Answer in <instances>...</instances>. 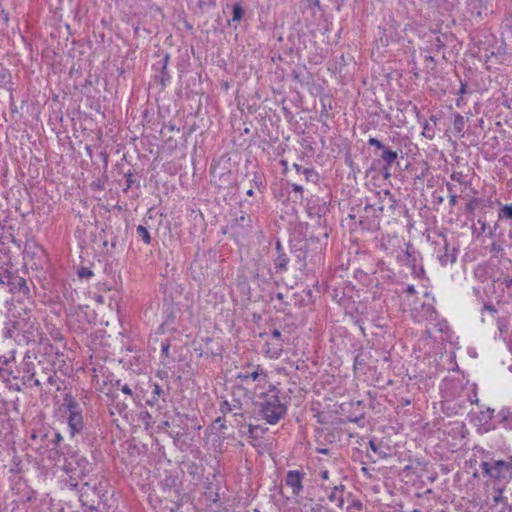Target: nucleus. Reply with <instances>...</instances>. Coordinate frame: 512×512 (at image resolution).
Here are the masks:
<instances>
[{
	"instance_id": "obj_48",
	"label": "nucleus",
	"mask_w": 512,
	"mask_h": 512,
	"mask_svg": "<svg viewBox=\"0 0 512 512\" xmlns=\"http://www.w3.org/2000/svg\"><path fill=\"white\" fill-rule=\"evenodd\" d=\"M222 421H223V419L221 417H218L216 419V422L219 423V425H221V427H224V424H222Z\"/></svg>"
},
{
	"instance_id": "obj_18",
	"label": "nucleus",
	"mask_w": 512,
	"mask_h": 512,
	"mask_svg": "<svg viewBox=\"0 0 512 512\" xmlns=\"http://www.w3.org/2000/svg\"><path fill=\"white\" fill-rule=\"evenodd\" d=\"M398 259L403 264L414 267L416 264V255L412 245L408 244L406 246V250L403 251L402 254L398 255Z\"/></svg>"
},
{
	"instance_id": "obj_43",
	"label": "nucleus",
	"mask_w": 512,
	"mask_h": 512,
	"mask_svg": "<svg viewBox=\"0 0 512 512\" xmlns=\"http://www.w3.org/2000/svg\"><path fill=\"white\" fill-rule=\"evenodd\" d=\"M466 210L469 211V212H473L474 211V205L472 202L468 203L466 205Z\"/></svg>"
},
{
	"instance_id": "obj_37",
	"label": "nucleus",
	"mask_w": 512,
	"mask_h": 512,
	"mask_svg": "<svg viewBox=\"0 0 512 512\" xmlns=\"http://www.w3.org/2000/svg\"><path fill=\"white\" fill-rule=\"evenodd\" d=\"M121 391L126 395L133 396V392L127 384L121 386Z\"/></svg>"
},
{
	"instance_id": "obj_33",
	"label": "nucleus",
	"mask_w": 512,
	"mask_h": 512,
	"mask_svg": "<svg viewBox=\"0 0 512 512\" xmlns=\"http://www.w3.org/2000/svg\"><path fill=\"white\" fill-rule=\"evenodd\" d=\"M49 437V433H44L43 431L34 432L31 435L33 440L40 438L41 440L47 439Z\"/></svg>"
},
{
	"instance_id": "obj_59",
	"label": "nucleus",
	"mask_w": 512,
	"mask_h": 512,
	"mask_svg": "<svg viewBox=\"0 0 512 512\" xmlns=\"http://www.w3.org/2000/svg\"><path fill=\"white\" fill-rule=\"evenodd\" d=\"M280 249H281V245H280V243L278 242V243H277V250H278V251H280Z\"/></svg>"
},
{
	"instance_id": "obj_55",
	"label": "nucleus",
	"mask_w": 512,
	"mask_h": 512,
	"mask_svg": "<svg viewBox=\"0 0 512 512\" xmlns=\"http://www.w3.org/2000/svg\"><path fill=\"white\" fill-rule=\"evenodd\" d=\"M319 452L323 453V454H327L328 453V449H320Z\"/></svg>"
},
{
	"instance_id": "obj_22",
	"label": "nucleus",
	"mask_w": 512,
	"mask_h": 512,
	"mask_svg": "<svg viewBox=\"0 0 512 512\" xmlns=\"http://www.w3.org/2000/svg\"><path fill=\"white\" fill-rule=\"evenodd\" d=\"M348 506L346 507V512H361L363 509L362 502L355 498L351 493L348 494Z\"/></svg>"
},
{
	"instance_id": "obj_41",
	"label": "nucleus",
	"mask_w": 512,
	"mask_h": 512,
	"mask_svg": "<svg viewBox=\"0 0 512 512\" xmlns=\"http://www.w3.org/2000/svg\"><path fill=\"white\" fill-rule=\"evenodd\" d=\"M484 309H485V310H487V311H489V312H491V313H495V312H496V310L494 309V307H493V306H491V305H485V306H484Z\"/></svg>"
},
{
	"instance_id": "obj_23",
	"label": "nucleus",
	"mask_w": 512,
	"mask_h": 512,
	"mask_svg": "<svg viewBox=\"0 0 512 512\" xmlns=\"http://www.w3.org/2000/svg\"><path fill=\"white\" fill-rule=\"evenodd\" d=\"M136 232L138 237L141 238L145 244H150L151 236L146 227L139 225L136 229Z\"/></svg>"
},
{
	"instance_id": "obj_3",
	"label": "nucleus",
	"mask_w": 512,
	"mask_h": 512,
	"mask_svg": "<svg viewBox=\"0 0 512 512\" xmlns=\"http://www.w3.org/2000/svg\"><path fill=\"white\" fill-rule=\"evenodd\" d=\"M287 413V406L282 402L276 389L264 393L259 402V415L270 425L277 424Z\"/></svg>"
},
{
	"instance_id": "obj_29",
	"label": "nucleus",
	"mask_w": 512,
	"mask_h": 512,
	"mask_svg": "<svg viewBox=\"0 0 512 512\" xmlns=\"http://www.w3.org/2000/svg\"><path fill=\"white\" fill-rule=\"evenodd\" d=\"M369 446H370L371 450H372L374 453H376V454H378V455H379V458L383 459V458H385V457H386V454H385V453H383L382 451H380V449H379V447L377 446V444L375 443V441L371 440V441L369 442Z\"/></svg>"
},
{
	"instance_id": "obj_42",
	"label": "nucleus",
	"mask_w": 512,
	"mask_h": 512,
	"mask_svg": "<svg viewBox=\"0 0 512 512\" xmlns=\"http://www.w3.org/2000/svg\"><path fill=\"white\" fill-rule=\"evenodd\" d=\"M424 130H425L426 132H429V124H428L427 122H426V123H425V125H424ZM425 135H426L427 137H429V138H432V137H433V135H431V134H429V133H427V134H425Z\"/></svg>"
},
{
	"instance_id": "obj_16",
	"label": "nucleus",
	"mask_w": 512,
	"mask_h": 512,
	"mask_svg": "<svg viewBox=\"0 0 512 512\" xmlns=\"http://www.w3.org/2000/svg\"><path fill=\"white\" fill-rule=\"evenodd\" d=\"M398 158V154L395 151H392L388 148H384L383 152L381 154V159L385 162L384 166V176L387 178L390 176V168L391 165L396 161Z\"/></svg>"
},
{
	"instance_id": "obj_63",
	"label": "nucleus",
	"mask_w": 512,
	"mask_h": 512,
	"mask_svg": "<svg viewBox=\"0 0 512 512\" xmlns=\"http://www.w3.org/2000/svg\"><path fill=\"white\" fill-rule=\"evenodd\" d=\"M300 512H303V509H302V508L300 509Z\"/></svg>"
},
{
	"instance_id": "obj_10",
	"label": "nucleus",
	"mask_w": 512,
	"mask_h": 512,
	"mask_svg": "<svg viewBox=\"0 0 512 512\" xmlns=\"http://www.w3.org/2000/svg\"><path fill=\"white\" fill-rule=\"evenodd\" d=\"M379 201L375 203V206L379 211L383 212L386 207L392 209L394 207L395 200L389 190H383L378 192Z\"/></svg>"
},
{
	"instance_id": "obj_60",
	"label": "nucleus",
	"mask_w": 512,
	"mask_h": 512,
	"mask_svg": "<svg viewBox=\"0 0 512 512\" xmlns=\"http://www.w3.org/2000/svg\"><path fill=\"white\" fill-rule=\"evenodd\" d=\"M325 512H336V511L333 509H326Z\"/></svg>"
},
{
	"instance_id": "obj_62",
	"label": "nucleus",
	"mask_w": 512,
	"mask_h": 512,
	"mask_svg": "<svg viewBox=\"0 0 512 512\" xmlns=\"http://www.w3.org/2000/svg\"><path fill=\"white\" fill-rule=\"evenodd\" d=\"M430 119H431L432 121H434V122L436 121V118H435L434 116H431V118H430Z\"/></svg>"
},
{
	"instance_id": "obj_1",
	"label": "nucleus",
	"mask_w": 512,
	"mask_h": 512,
	"mask_svg": "<svg viewBox=\"0 0 512 512\" xmlns=\"http://www.w3.org/2000/svg\"><path fill=\"white\" fill-rule=\"evenodd\" d=\"M3 334L19 344L39 343L43 336L39 321L27 311L6 322Z\"/></svg>"
},
{
	"instance_id": "obj_30",
	"label": "nucleus",
	"mask_w": 512,
	"mask_h": 512,
	"mask_svg": "<svg viewBox=\"0 0 512 512\" xmlns=\"http://www.w3.org/2000/svg\"><path fill=\"white\" fill-rule=\"evenodd\" d=\"M503 499H504L503 490L499 488L495 491V494L493 495L492 500L495 504H498V503H501L503 501Z\"/></svg>"
},
{
	"instance_id": "obj_56",
	"label": "nucleus",
	"mask_w": 512,
	"mask_h": 512,
	"mask_svg": "<svg viewBox=\"0 0 512 512\" xmlns=\"http://www.w3.org/2000/svg\"><path fill=\"white\" fill-rule=\"evenodd\" d=\"M253 428H254V427H253L252 425H250V426H249V432H250V433H253Z\"/></svg>"
},
{
	"instance_id": "obj_27",
	"label": "nucleus",
	"mask_w": 512,
	"mask_h": 512,
	"mask_svg": "<svg viewBox=\"0 0 512 512\" xmlns=\"http://www.w3.org/2000/svg\"><path fill=\"white\" fill-rule=\"evenodd\" d=\"M493 413L494 410L490 408L480 411L479 421L483 424H488V422L493 418Z\"/></svg>"
},
{
	"instance_id": "obj_44",
	"label": "nucleus",
	"mask_w": 512,
	"mask_h": 512,
	"mask_svg": "<svg viewBox=\"0 0 512 512\" xmlns=\"http://www.w3.org/2000/svg\"><path fill=\"white\" fill-rule=\"evenodd\" d=\"M79 275H80L81 277H83V276H89V275H92V272L82 270V271L79 273Z\"/></svg>"
},
{
	"instance_id": "obj_9",
	"label": "nucleus",
	"mask_w": 512,
	"mask_h": 512,
	"mask_svg": "<svg viewBox=\"0 0 512 512\" xmlns=\"http://www.w3.org/2000/svg\"><path fill=\"white\" fill-rule=\"evenodd\" d=\"M437 258L441 266L453 264L457 259V253L454 248H450L449 244L445 241L442 248L439 249Z\"/></svg>"
},
{
	"instance_id": "obj_36",
	"label": "nucleus",
	"mask_w": 512,
	"mask_h": 512,
	"mask_svg": "<svg viewBox=\"0 0 512 512\" xmlns=\"http://www.w3.org/2000/svg\"><path fill=\"white\" fill-rule=\"evenodd\" d=\"M451 179L456 182L462 183L463 182V174L461 172H453L451 174Z\"/></svg>"
},
{
	"instance_id": "obj_19",
	"label": "nucleus",
	"mask_w": 512,
	"mask_h": 512,
	"mask_svg": "<svg viewBox=\"0 0 512 512\" xmlns=\"http://www.w3.org/2000/svg\"><path fill=\"white\" fill-rule=\"evenodd\" d=\"M293 168L295 169L297 174H302L305 177L307 182L315 183L318 180L317 172L312 168L303 167L297 163L293 164Z\"/></svg>"
},
{
	"instance_id": "obj_15",
	"label": "nucleus",
	"mask_w": 512,
	"mask_h": 512,
	"mask_svg": "<svg viewBox=\"0 0 512 512\" xmlns=\"http://www.w3.org/2000/svg\"><path fill=\"white\" fill-rule=\"evenodd\" d=\"M283 351V343L268 340L264 346V353L271 359H277L281 356Z\"/></svg>"
},
{
	"instance_id": "obj_2",
	"label": "nucleus",
	"mask_w": 512,
	"mask_h": 512,
	"mask_svg": "<svg viewBox=\"0 0 512 512\" xmlns=\"http://www.w3.org/2000/svg\"><path fill=\"white\" fill-rule=\"evenodd\" d=\"M54 465L57 470L68 475L72 488H76L78 480L85 478L94 470V465L78 451L62 452L55 459Z\"/></svg>"
},
{
	"instance_id": "obj_20",
	"label": "nucleus",
	"mask_w": 512,
	"mask_h": 512,
	"mask_svg": "<svg viewBox=\"0 0 512 512\" xmlns=\"http://www.w3.org/2000/svg\"><path fill=\"white\" fill-rule=\"evenodd\" d=\"M63 381L57 376L56 372L50 371L45 374L44 386L46 387H54L56 391H60L62 389Z\"/></svg>"
},
{
	"instance_id": "obj_5",
	"label": "nucleus",
	"mask_w": 512,
	"mask_h": 512,
	"mask_svg": "<svg viewBox=\"0 0 512 512\" xmlns=\"http://www.w3.org/2000/svg\"><path fill=\"white\" fill-rule=\"evenodd\" d=\"M237 379L242 385L249 386L255 383L257 386L264 388L268 384V373L260 365H248L237 374Z\"/></svg>"
},
{
	"instance_id": "obj_28",
	"label": "nucleus",
	"mask_w": 512,
	"mask_h": 512,
	"mask_svg": "<svg viewBox=\"0 0 512 512\" xmlns=\"http://www.w3.org/2000/svg\"><path fill=\"white\" fill-rule=\"evenodd\" d=\"M446 187L449 192V204L451 206H455L457 204V195L454 193V186L450 183H447Z\"/></svg>"
},
{
	"instance_id": "obj_53",
	"label": "nucleus",
	"mask_w": 512,
	"mask_h": 512,
	"mask_svg": "<svg viewBox=\"0 0 512 512\" xmlns=\"http://www.w3.org/2000/svg\"><path fill=\"white\" fill-rule=\"evenodd\" d=\"M498 248H499V246L496 243H493L492 250L496 251V250H498Z\"/></svg>"
},
{
	"instance_id": "obj_54",
	"label": "nucleus",
	"mask_w": 512,
	"mask_h": 512,
	"mask_svg": "<svg viewBox=\"0 0 512 512\" xmlns=\"http://www.w3.org/2000/svg\"><path fill=\"white\" fill-rule=\"evenodd\" d=\"M445 325H446V323H440V324H439V330H440V331H443V326H445Z\"/></svg>"
},
{
	"instance_id": "obj_49",
	"label": "nucleus",
	"mask_w": 512,
	"mask_h": 512,
	"mask_svg": "<svg viewBox=\"0 0 512 512\" xmlns=\"http://www.w3.org/2000/svg\"><path fill=\"white\" fill-rule=\"evenodd\" d=\"M222 421H223V419L221 417H218L216 419V422L219 423V425H221V427H224V424H222Z\"/></svg>"
},
{
	"instance_id": "obj_46",
	"label": "nucleus",
	"mask_w": 512,
	"mask_h": 512,
	"mask_svg": "<svg viewBox=\"0 0 512 512\" xmlns=\"http://www.w3.org/2000/svg\"><path fill=\"white\" fill-rule=\"evenodd\" d=\"M465 88H466V85L462 83L461 87H460V90H459V93L460 94H464L465 93Z\"/></svg>"
},
{
	"instance_id": "obj_13",
	"label": "nucleus",
	"mask_w": 512,
	"mask_h": 512,
	"mask_svg": "<svg viewBox=\"0 0 512 512\" xmlns=\"http://www.w3.org/2000/svg\"><path fill=\"white\" fill-rule=\"evenodd\" d=\"M344 485L334 486L330 493L327 495V498L330 502L335 503L336 506L340 509L344 507L345 498H344Z\"/></svg>"
},
{
	"instance_id": "obj_4",
	"label": "nucleus",
	"mask_w": 512,
	"mask_h": 512,
	"mask_svg": "<svg viewBox=\"0 0 512 512\" xmlns=\"http://www.w3.org/2000/svg\"><path fill=\"white\" fill-rule=\"evenodd\" d=\"M480 467L485 475L496 481L507 483L512 479V459L482 461Z\"/></svg>"
},
{
	"instance_id": "obj_17",
	"label": "nucleus",
	"mask_w": 512,
	"mask_h": 512,
	"mask_svg": "<svg viewBox=\"0 0 512 512\" xmlns=\"http://www.w3.org/2000/svg\"><path fill=\"white\" fill-rule=\"evenodd\" d=\"M497 417L499 418V424L506 430L512 429V408H502Z\"/></svg>"
},
{
	"instance_id": "obj_7",
	"label": "nucleus",
	"mask_w": 512,
	"mask_h": 512,
	"mask_svg": "<svg viewBox=\"0 0 512 512\" xmlns=\"http://www.w3.org/2000/svg\"><path fill=\"white\" fill-rule=\"evenodd\" d=\"M22 381L27 387H41V379L32 363H24Z\"/></svg>"
},
{
	"instance_id": "obj_61",
	"label": "nucleus",
	"mask_w": 512,
	"mask_h": 512,
	"mask_svg": "<svg viewBox=\"0 0 512 512\" xmlns=\"http://www.w3.org/2000/svg\"><path fill=\"white\" fill-rule=\"evenodd\" d=\"M163 351H164V352H167V351H168V346L163 347Z\"/></svg>"
},
{
	"instance_id": "obj_31",
	"label": "nucleus",
	"mask_w": 512,
	"mask_h": 512,
	"mask_svg": "<svg viewBox=\"0 0 512 512\" xmlns=\"http://www.w3.org/2000/svg\"><path fill=\"white\" fill-rule=\"evenodd\" d=\"M281 332L278 329H274L271 333V339L275 342H282L284 344V340L281 338Z\"/></svg>"
},
{
	"instance_id": "obj_12",
	"label": "nucleus",
	"mask_w": 512,
	"mask_h": 512,
	"mask_svg": "<svg viewBox=\"0 0 512 512\" xmlns=\"http://www.w3.org/2000/svg\"><path fill=\"white\" fill-rule=\"evenodd\" d=\"M62 408L64 410L65 415L82 411L79 402L70 392L64 394Z\"/></svg>"
},
{
	"instance_id": "obj_52",
	"label": "nucleus",
	"mask_w": 512,
	"mask_h": 512,
	"mask_svg": "<svg viewBox=\"0 0 512 512\" xmlns=\"http://www.w3.org/2000/svg\"><path fill=\"white\" fill-rule=\"evenodd\" d=\"M246 194H247L248 196H252V195H253V189H252V188L248 189V190H247V192H246Z\"/></svg>"
},
{
	"instance_id": "obj_45",
	"label": "nucleus",
	"mask_w": 512,
	"mask_h": 512,
	"mask_svg": "<svg viewBox=\"0 0 512 512\" xmlns=\"http://www.w3.org/2000/svg\"><path fill=\"white\" fill-rule=\"evenodd\" d=\"M45 374L46 373H43V375H39L40 379H41V387L42 388L44 386V381H45Z\"/></svg>"
},
{
	"instance_id": "obj_38",
	"label": "nucleus",
	"mask_w": 512,
	"mask_h": 512,
	"mask_svg": "<svg viewBox=\"0 0 512 512\" xmlns=\"http://www.w3.org/2000/svg\"><path fill=\"white\" fill-rule=\"evenodd\" d=\"M253 181H254L256 187H258V188H260L263 185L262 179L257 173L254 174Z\"/></svg>"
},
{
	"instance_id": "obj_14",
	"label": "nucleus",
	"mask_w": 512,
	"mask_h": 512,
	"mask_svg": "<svg viewBox=\"0 0 512 512\" xmlns=\"http://www.w3.org/2000/svg\"><path fill=\"white\" fill-rule=\"evenodd\" d=\"M437 317V312L435 308L431 304H422L421 310L414 316L415 321H433Z\"/></svg>"
},
{
	"instance_id": "obj_6",
	"label": "nucleus",
	"mask_w": 512,
	"mask_h": 512,
	"mask_svg": "<svg viewBox=\"0 0 512 512\" xmlns=\"http://www.w3.org/2000/svg\"><path fill=\"white\" fill-rule=\"evenodd\" d=\"M304 476L305 474L298 470H289L285 477V485L291 489L292 495L297 498L296 503L299 506L306 508L309 503L312 502V499L301 497L304 490Z\"/></svg>"
},
{
	"instance_id": "obj_50",
	"label": "nucleus",
	"mask_w": 512,
	"mask_h": 512,
	"mask_svg": "<svg viewBox=\"0 0 512 512\" xmlns=\"http://www.w3.org/2000/svg\"><path fill=\"white\" fill-rule=\"evenodd\" d=\"M222 421H223V419L221 417H218L216 419V422L219 423V425H221V427H224V424H222Z\"/></svg>"
},
{
	"instance_id": "obj_21",
	"label": "nucleus",
	"mask_w": 512,
	"mask_h": 512,
	"mask_svg": "<svg viewBox=\"0 0 512 512\" xmlns=\"http://www.w3.org/2000/svg\"><path fill=\"white\" fill-rule=\"evenodd\" d=\"M465 124H466V121H465L464 117L459 113L455 114L454 121H453V128H452L454 134L459 137H462Z\"/></svg>"
},
{
	"instance_id": "obj_32",
	"label": "nucleus",
	"mask_w": 512,
	"mask_h": 512,
	"mask_svg": "<svg viewBox=\"0 0 512 512\" xmlns=\"http://www.w3.org/2000/svg\"><path fill=\"white\" fill-rule=\"evenodd\" d=\"M368 144L370 146H374L377 149H381V150H383L385 148L384 145L378 139H376V138H370L368 140Z\"/></svg>"
},
{
	"instance_id": "obj_8",
	"label": "nucleus",
	"mask_w": 512,
	"mask_h": 512,
	"mask_svg": "<svg viewBox=\"0 0 512 512\" xmlns=\"http://www.w3.org/2000/svg\"><path fill=\"white\" fill-rule=\"evenodd\" d=\"M66 419L72 437L82 431L84 427L82 411L67 414Z\"/></svg>"
},
{
	"instance_id": "obj_24",
	"label": "nucleus",
	"mask_w": 512,
	"mask_h": 512,
	"mask_svg": "<svg viewBox=\"0 0 512 512\" xmlns=\"http://www.w3.org/2000/svg\"><path fill=\"white\" fill-rule=\"evenodd\" d=\"M288 261H289V259L286 254L279 253V255L277 256V258L275 260L276 269L281 270V271L286 270Z\"/></svg>"
},
{
	"instance_id": "obj_51",
	"label": "nucleus",
	"mask_w": 512,
	"mask_h": 512,
	"mask_svg": "<svg viewBox=\"0 0 512 512\" xmlns=\"http://www.w3.org/2000/svg\"><path fill=\"white\" fill-rule=\"evenodd\" d=\"M407 291H408L409 293H414V292H415L414 286H409V287H408V289H407Z\"/></svg>"
},
{
	"instance_id": "obj_25",
	"label": "nucleus",
	"mask_w": 512,
	"mask_h": 512,
	"mask_svg": "<svg viewBox=\"0 0 512 512\" xmlns=\"http://www.w3.org/2000/svg\"><path fill=\"white\" fill-rule=\"evenodd\" d=\"M162 393H163V390L160 387V385L157 384V383L153 384L152 397H151V399H149L147 401V403L149 405H151V406L154 405L158 401V399H159V397L161 396Z\"/></svg>"
},
{
	"instance_id": "obj_58",
	"label": "nucleus",
	"mask_w": 512,
	"mask_h": 512,
	"mask_svg": "<svg viewBox=\"0 0 512 512\" xmlns=\"http://www.w3.org/2000/svg\"><path fill=\"white\" fill-rule=\"evenodd\" d=\"M508 235H509V238L512 239V229L509 230V234Z\"/></svg>"
},
{
	"instance_id": "obj_35",
	"label": "nucleus",
	"mask_w": 512,
	"mask_h": 512,
	"mask_svg": "<svg viewBox=\"0 0 512 512\" xmlns=\"http://www.w3.org/2000/svg\"><path fill=\"white\" fill-rule=\"evenodd\" d=\"M220 411L223 413V414H226V413H229L232 411V407L231 405L228 403V401H223L221 406H220Z\"/></svg>"
},
{
	"instance_id": "obj_57",
	"label": "nucleus",
	"mask_w": 512,
	"mask_h": 512,
	"mask_svg": "<svg viewBox=\"0 0 512 512\" xmlns=\"http://www.w3.org/2000/svg\"><path fill=\"white\" fill-rule=\"evenodd\" d=\"M425 58H426L427 60L433 61V57H431V56H426Z\"/></svg>"
},
{
	"instance_id": "obj_11",
	"label": "nucleus",
	"mask_w": 512,
	"mask_h": 512,
	"mask_svg": "<svg viewBox=\"0 0 512 512\" xmlns=\"http://www.w3.org/2000/svg\"><path fill=\"white\" fill-rule=\"evenodd\" d=\"M463 397L464 399H460L454 404V407L456 405L458 406L457 410L455 411L456 414L465 411L468 407V404L473 405L478 403L477 394L474 390L467 391Z\"/></svg>"
},
{
	"instance_id": "obj_40",
	"label": "nucleus",
	"mask_w": 512,
	"mask_h": 512,
	"mask_svg": "<svg viewBox=\"0 0 512 512\" xmlns=\"http://www.w3.org/2000/svg\"><path fill=\"white\" fill-rule=\"evenodd\" d=\"M320 476L323 480H328L329 479V471L328 470H323L321 473H320Z\"/></svg>"
},
{
	"instance_id": "obj_26",
	"label": "nucleus",
	"mask_w": 512,
	"mask_h": 512,
	"mask_svg": "<svg viewBox=\"0 0 512 512\" xmlns=\"http://www.w3.org/2000/svg\"><path fill=\"white\" fill-rule=\"evenodd\" d=\"M244 14V10L240 4H235L232 7V22H239Z\"/></svg>"
},
{
	"instance_id": "obj_34",
	"label": "nucleus",
	"mask_w": 512,
	"mask_h": 512,
	"mask_svg": "<svg viewBox=\"0 0 512 512\" xmlns=\"http://www.w3.org/2000/svg\"><path fill=\"white\" fill-rule=\"evenodd\" d=\"M51 436L53 437L52 441H53L55 447H58L59 443L62 441L61 434L58 432L52 431Z\"/></svg>"
},
{
	"instance_id": "obj_47",
	"label": "nucleus",
	"mask_w": 512,
	"mask_h": 512,
	"mask_svg": "<svg viewBox=\"0 0 512 512\" xmlns=\"http://www.w3.org/2000/svg\"><path fill=\"white\" fill-rule=\"evenodd\" d=\"M436 42H437V47H438V48H440V47H442V46H443V43L441 42V40H440V38H439V37H437V38H436Z\"/></svg>"
},
{
	"instance_id": "obj_39",
	"label": "nucleus",
	"mask_w": 512,
	"mask_h": 512,
	"mask_svg": "<svg viewBox=\"0 0 512 512\" xmlns=\"http://www.w3.org/2000/svg\"><path fill=\"white\" fill-rule=\"evenodd\" d=\"M292 189L294 192H297L300 194V196H302V192H303V187L299 184H292Z\"/></svg>"
}]
</instances>
